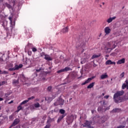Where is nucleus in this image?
<instances>
[{
    "mask_svg": "<svg viewBox=\"0 0 128 128\" xmlns=\"http://www.w3.org/2000/svg\"><path fill=\"white\" fill-rule=\"evenodd\" d=\"M36 50H38L36 49V48H32V51L34 52H36Z\"/></svg>",
    "mask_w": 128,
    "mask_h": 128,
    "instance_id": "nucleus-32",
    "label": "nucleus"
},
{
    "mask_svg": "<svg viewBox=\"0 0 128 128\" xmlns=\"http://www.w3.org/2000/svg\"><path fill=\"white\" fill-rule=\"evenodd\" d=\"M2 100H4V98H0V102H2Z\"/></svg>",
    "mask_w": 128,
    "mask_h": 128,
    "instance_id": "nucleus-48",
    "label": "nucleus"
},
{
    "mask_svg": "<svg viewBox=\"0 0 128 128\" xmlns=\"http://www.w3.org/2000/svg\"><path fill=\"white\" fill-rule=\"evenodd\" d=\"M106 34H108V33H106V34H105V36H106Z\"/></svg>",
    "mask_w": 128,
    "mask_h": 128,
    "instance_id": "nucleus-58",
    "label": "nucleus"
},
{
    "mask_svg": "<svg viewBox=\"0 0 128 128\" xmlns=\"http://www.w3.org/2000/svg\"><path fill=\"white\" fill-rule=\"evenodd\" d=\"M120 111V109L118 108H115L113 110V112H118Z\"/></svg>",
    "mask_w": 128,
    "mask_h": 128,
    "instance_id": "nucleus-31",
    "label": "nucleus"
},
{
    "mask_svg": "<svg viewBox=\"0 0 128 128\" xmlns=\"http://www.w3.org/2000/svg\"><path fill=\"white\" fill-rule=\"evenodd\" d=\"M126 88L127 90H128V85L126 84H124L122 86V90H124Z\"/></svg>",
    "mask_w": 128,
    "mask_h": 128,
    "instance_id": "nucleus-25",
    "label": "nucleus"
},
{
    "mask_svg": "<svg viewBox=\"0 0 128 128\" xmlns=\"http://www.w3.org/2000/svg\"><path fill=\"white\" fill-rule=\"evenodd\" d=\"M100 8H102V5H100Z\"/></svg>",
    "mask_w": 128,
    "mask_h": 128,
    "instance_id": "nucleus-63",
    "label": "nucleus"
},
{
    "mask_svg": "<svg viewBox=\"0 0 128 128\" xmlns=\"http://www.w3.org/2000/svg\"><path fill=\"white\" fill-rule=\"evenodd\" d=\"M0 74H2V70H0Z\"/></svg>",
    "mask_w": 128,
    "mask_h": 128,
    "instance_id": "nucleus-56",
    "label": "nucleus"
},
{
    "mask_svg": "<svg viewBox=\"0 0 128 128\" xmlns=\"http://www.w3.org/2000/svg\"><path fill=\"white\" fill-rule=\"evenodd\" d=\"M68 70H72V68L68 67H66L64 68L61 69L57 71L58 74H60V72H68Z\"/></svg>",
    "mask_w": 128,
    "mask_h": 128,
    "instance_id": "nucleus-5",
    "label": "nucleus"
},
{
    "mask_svg": "<svg viewBox=\"0 0 128 128\" xmlns=\"http://www.w3.org/2000/svg\"><path fill=\"white\" fill-rule=\"evenodd\" d=\"M8 20L10 21V24L11 26H12V16H9Z\"/></svg>",
    "mask_w": 128,
    "mask_h": 128,
    "instance_id": "nucleus-26",
    "label": "nucleus"
},
{
    "mask_svg": "<svg viewBox=\"0 0 128 128\" xmlns=\"http://www.w3.org/2000/svg\"><path fill=\"white\" fill-rule=\"evenodd\" d=\"M106 66L108 64H116V62H112V60H108L106 62Z\"/></svg>",
    "mask_w": 128,
    "mask_h": 128,
    "instance_id": "nucleus-13",
    "label": "nucleus"
},
{
    "mask_svg": "<svg viewBox=\"0 0 128 128\" xmlns=\"http://www.w3.org/2000/svg\"><path fill=\"white\" fill-rule=\"evenodd\" d=\"M10 66H14V64H10Z\"/></svg>",
    "mask_w": 128,
    "mask_h": 128,
    "instance_id": "nucleus-52",
    "label": "nucleus"
},
{
    "mask_svg": "<svg viewBox=\"0 0 128 128\" xmlns=\"http://www.w3.org/2000/svg\"><path fill=\"white\" fill-rule=\"evenodd\" d=\"M120 76L121 78H124V72H122L120 75Z\"/></svg>",
    "mask_w": 128,
    "mask_h": 128,
    "instance_id": "nucleus-33",
    "label": "nucleus"
},
{
    "mask_svg": "<svg viewBox=\"0 0 128 128\" xmlns=\"http://www.w3.org/2000/svg\"><path fill=\"white\" fill-rule=\"evenodd\" d=\"M34 96H31V97L29 98L28 100V102H29L30 100H34Z\"/></svg>",
    "mask_w": 128,
    "mask_h": 128,
    "instance_id": "nucleus-36",
    "label": "nucleus"
},
{
    "mask_svg": "<svg viewBox=\"0 0 128 128\" xmlns=\"http://www.w3.org/2000/svg\"><path fill=\"white\" fill-rule=\"evenodd\" d=\"M124 94V90L118 91L114 96V100L116 104L118 103V102L120 100V96H122Z\"/></svg>",
    "mask_w": 128,
    "mask_h": 128,
    "instance_id": "nucleus-1",
    "label": "nucleus"
},
{
    "mask_svg": "<svg viewBox=\"0 0 128 128\" xmlns=\"http://www.w3.org/2000/svg\"><path fill=\"white\" fill-rule=\"evenodd\" d=\"M42 68H40L38 69H36V72L34 73L33 76H34V77L38 76V72H40V71L42 70Z\"/></svg>",
    "mask_w": 128,
    "mask_h": 128,
    "instance_id": "nucleus-10",
    "label": "nucleus"
},
{
    "mask_svg": "<svg viewBox=\"0 0 128 128\" xmlns=\"http://www.w3.org/2000/svg\"><path fill=\"white\" fill-rule=\"evenodd\" d=\"M102 4L103 5L104 4V2Z\"/></svg>",
    "mask_w": 128,
    "mask_h": 128,
    "instance_id": "nucleus-61",
    "label": "nucleus"
},
{
    "mask_svg": "<svg viewBox=\"0 0 128 128\" xmlns=\"http://www.w3.org/2000/svg\"><path fill=\"white\" fill-rule=\"evenodd\" d=\"M96 117L93 118V120L94 122H96Z\"/></svg>",
    "mask_w": 128,
    "mask_h": 128,
    "instance_id": "nucleus-41",
    "label": "nucleus"
},
{
    "mask_svg": "<svg viewBox=\"0 0 128 128\" xmlns=\"http://www.w3.org/2000/svg\"><path fill=\"white\" fill-rule=\"evenodd\" d=\"M111 31L110 28V27H106L104 28V32H110Z\"/></svg>",
    "mask_w": 128,
    "mask_h": 128,
    "instance_id": "nucleus-20",
    "label": "nucleus"
},
{
    "mask_svg": "<svg viewBox=\"0 0 128 128\" xmlns=\"http://www.w3.org/2000/svg\"><path fill=\"white\" fill-rule=\"evenodd\" d=\"M108 120V116H103L101 118V120L102 122L104 123L106 120Z\"/></svg>",
    "mask_w": 128,
    "mask_h": 128,
    "instance_id": "nucleus-16",
    "label": "nucleus"
},
{
    "mask_svg": "<svg viewBox=\"0 0 128 128\" xmlns=\"http://www.w3.org/2000/svg\"><path fill=\"white\" fill-rule=\"evenodd\" d=\"M9 118H10V120H14V115H11V116H9Z\"/></svg>",
    "mask_w": 128,
    "mask_h": 128,
    "instance_id": "nucleus-37",
    "label": "nucleus"
},
{
    "mask_svg": "<svg viewBox=\"0 0 128 128\" xmlns=\"http://www.w3.org/2000/svg\"><path fill=\"white\" fill-rule=\"evenodd\" d=\"M34 106L36 108H38L40 106V103L36 102L34 104Z\"/></svg>",
    "mask_w": 128,
    "mask_h": 128,
    "instance_id": "nucleus-23",
    "label": "nucleus"
},
{
    "mask_svg": "<svg viewBox=\"0 0 128 128\" xmlns=\"http://www.w3.org/2000/svg\"><path fill=\"white\" fill-rule=\"evenodd\" d=\"M48 90H49V92H50L52 90V86H50L48 88Z\"/></svg>",
    "mask_w": 128,
    "mask_h": 128,
    "instance_id": "nucleus-38",
    "label": "nucleus"
},
{
    "mask_svg": "<svg viewBox=\"0 0 128 128\" xmlns=\"http://www.w3.org/2000/svg\"><path fill=\"white\" fill-rule=\"evenodd\" d=\"M44 128H50V125H46Z\"/></svg>",
    "mask_w": 128,
    "mask_h": 128,
    "instance_id": "nucleus-44",
    "label": "nucleus"
},
{
    "mask_svg": "<svg viewBox=\"0 0 128 128\" xmlns=\"http://www.w3.org/2000/svg\"><path fill=\"white\" fill-rule=\"evenodd\" d=\"M106 58H108V56H108V55H106Z\"/></svg>",
    "mask_w": 128,
    "mask_h": 128,
    "instance_id": "nucleus-53",
    "label": "nucleus"
},
{
    "mask_svg": "<svg viewBox=\"0 0 128 128\" xmlns=\"http://www.w3.org/2000/svg\"><path fill=\"white\" fill-rule=\"evenodd\" d=\"M116 16H114L112 18H108L106 20V22L108 24H110V22H112V20H116Z\"/></svg>",
    "mask_w": 128,
    "mask_h": 128,
    "instance_id": "nucleus-11",
    "label": "nucleus"
},
{
    "mask_svg": "<svg viewBox=\"0 0 128 128\" xmlns=\"http://www.w3.org/2000/svg\"><path fill=\"white\" fill-rule=\"evenodd\" d=\"M80 63L82 64H84V62L81 61Z\"/></svg>",
    "mask_w": 128,
    "mask_h": 128,
    "instance_id": "nucleus-49",
    "label": "nucleus"
},
{
    "mask_svg": "<svg viewBox=\"0 0 128 128\" xmlns=\"http://www.w3.org/2000/svg\"><path fill=\"white\" fill-rule=\"evenodd\" d=\"M14 102V100H11L10 102H8L9 104H12Z\"/></svg>",
    "mask_w": 128,
    "mask_h": 128,
    "instance_id": "nucleus-46",
    "label": "nucleus"
},
{
    "mask_svg": "<svg viewBox=\"0 0 128 128\" xmlns=\"http://www.w3.org/2000/svg\"><path fill=\"white\" fill-rule=\"evenodd\" d=\"M126 84L127 86H128V80H126Z\"/></svg>",
    "mask_w": 128,
    "mask_h": 128,
    "instance_id": "nucleus-47",
    "label": "nucleus"
},
{
    "mask_svg": "<svg viewBox=\"0 0 128 128\" xmlns=\"http://www.w3.org/2000/svg\"><path fill=\"white\" fill-rule=\"evenodd\" d=\"M90 58V56H87L86 57H84V59L86 60V58Z\"/></svg>",
    "mask_w": 128,
    "mask_h": 128,
    "instance_id": "nucleus-45",
    "label": "nucleus"
},
{
    "mask_svg": "<svg viewBox=\"0 0 128 128\" xmlns=\"http://www.w3.org/2000/svg\"><path fill=\"white\" fill-rule=\"evenodd\" d=\"M30 44H28V46H30Z\"/></svg>",
    "mask_w": 128,
    "mask_h": 128,
    "instance_id": "nucleus-60",
    "label": "nucleus"
},
{
    "mask_svg": "<svg viewBox=\"0 0 128 128\" xmlns=\"http://www.w3.org/2000/svg\"><path fill=\"white\" fill-rule=\"evenodd\" d=\"M54 106H62L64 105V100L62 98H59L54 103Z\"/></svg>",
    "mask_w": 128,
    "mask_h": 128,
    "instance_id": "nucleus-4",
    "label": "nucleus"
},
{
    "mask_svg": "<svg viewBox=\"0 0 128 128\" xmlns=\"http://www.w3.org/2000/svg\"><path fill=\"white\" fill-rule=\"evenodd\" d=\"M1 84H2V86H4V84H6V81H3L1 82Z\"/></svg>",
    "mask_w": 128,
    "mask_h": 128,
    "instance_id": "nucleus-42",
    "label": "nucleus"
},
{
    "mask_svg": "<svg viewBox=\"0 0 128 128\" xmlns=\"http://www.w3.org/2000/svg\"><path fill=\"white\" fill-rule=\"evenodd\" d=\"M75 118H76V116H74Z\"/></svg>",
    "mask_w": 128,
    "mask_h": 128,
    "instance_id": "nucleus-55",
    "label": "nucleus"
},
{
    "mask_svg": "<svg viewBox=\"0 0 128 128\" xmlns=\"http://www.w3.org/2000/svg\"><path fill=\"white\" fill-rule=\"evenodd\" d=\"M28 100H25L24 101H23L21 104V106L22 104H28Z\"/></svg>",
    "mask_w": 128,
    "mask_h": 128,
    "instance_id": "nucleus-28",
    "label": "nucleus"
},
{
    "mask_svg": "<svg viewBox=\"0 0 128 128\" xmlns=\"http://www.w3.org/2000/svg\"><path fill=\"white\" fill-rule=\"evenodd\" d=\"M84 52V50H82V52Z\"/></svg>",
    "mask_w": 128,
    "mask_h": 128,
    "instance_id": "nucleus-59",
    "label": "nucleus"
},
{
    "mask_svg": "<svg viewBox=\"0 0 128 128\" xmlns=\"http://www.w3.org/2000/svg\"><path fill=\"white\" fill-rule=\"evenodd\" d=\"M94 82H93L91 84H90L88 86L87 88H92L94 87Z\"/></svg>",
    "mask_w": 128,
    "mask_h": 128,
    "instance_id": "nucleus-18",
    "label": "nucleus"
},
{
    "mask_svg": "<svg viewBox=\"0 0 128 128\" xmlns=\"http://www.w3.org/2000/svg\"><path fill=\"white\" fill-rule=\"evenodd\" d=\"M103 104H104V105L106 104V101H104V100L103 101Z\"/></svg>",
    "mask_w": 128,
    "mask_h": 128,
    "instance_id": "nucleus-51",
    "label": "nucleus"
},
{
    "mask_svg": "<svg viewBox=\"0 0 128 128\" xmlns=\"http://www.w3.org/2000/svg\"><path fill=\"white\" fill-rule=\"evenodd\" d=\"M2 74H8V71H6V70H4V71H2Z\"/></svg>",
    "mask_w": 128,
    "mask_h": 128,
    "instance_id": "nucleus-29",
    "label": "nucleus"
},
{
    "mask_svg": "<svg viewBox=\"0 0 128 128\" xmlns=\"http://www.w3.org/2000/svg\"><path fill=\"white\" fill-rule=\"evenodd\" d=\"M18 112H19V110H22V105H20L18 107Z\"/></svg>",
    "mask_w": 128,
    "mask_h": 128,
    "instance_id": "nucleus-35",
    "label": "nucleus"
},
{
    "mask_svg": "<svg viewBox=\"0 0 128 128\" xmlns=\"http://www.w3.org/2000/svg\"><path fill=\"white\" fill-rule=\"evenodd\" d=\"M125 62H126V59H124V58H123L118 60L116 64H124Z\"/></svg>",
    "mask_w": 128,
    "mask_h": 128,
    "instance_id": "nucleus-12",
    "label": "nucleus"
},
{
    "mask_svg": "<svg viewBox=\"0 0 128 128\" xmlns=\"http://www.w3.org/2000/svg\"><path fill=\"white\" fill-rule=\"evenodd\" d=\"M46 100H48V102H52V100H54V97H48V98H44Z\"/></svg>",
    "mask_w": 128,
    "mask_h": 128,
    "instance_id": "nucleus-17",
    "label": "nucleus"
},
{
    "mask_svg": "<svg viewBox=\"0 0 128 128\" xmlns=\"http://www.w3.org/2000/svg\"><path fill=\"white\" fill-rule=\"evenodd\" d=\"M22 68V64H20V65H16L13 68H10L8 70L10 72H14V70H20V68Z\"/></svg>",
    "mask_w": 128,
    "mask_h": 128,
    "instance_id": "nucleus-3",
    "label": "nucleus"
},
{
    "mask_svg": "<svg viewBox=\"0 0 128 128\" xmlns=\"http://www.w3.org/2000/svg\"><path fill=\"white\" fill-rule=\"evenodd\" d=\"M22 78L24 80H22V82H26V78H24V75L22 76Z\"/></svg>",
    "mask_w": 128,
    "mask_h": 128,
    "instance_id": "nucleus-40",
    "label": "nucleus"
},
{
    "mask_svg": "<svg viewBox=\"0 0 128 128\" xmlns=\"http://www.w3.org/2000/svg\"><path fill=\"white\" fill-rule=\"evenodd\" d=\"M94 78V76H92L90 78H88L87 80H86L82 84V86H84V84H88Z\"/></svg>",
    "mask_w": 128,
    "mask_h": 128,
    "instance_id": "nucleus-6",
    "label": "nucleus"
},
{
    "mask_svg": "<svg viewBox=\"0 0 128 128\" xmlns=\"http://www.w3.org/2000/svg\"><path fill=\"white\" fill-rule=\"evenodd\" d=\"M102 96H104V93H102Z\"/></svg>",
    "mask_w": 128,
    "mask_h": 128,
    "instance_id": "nucleus-57",
    "label": "nucleus"
},
{
    "mask_svg": "<svg viewBox=\"0 0 128 128\" xmlns=\"http://www.w3.org/2000/svg\"><path fill=\"white\" fill-rule=\"evenodd\" d=\"M38 100V99H37V100Z\"/></svg>",
    "mask_w": 128,
    "mask_h": 128,
    "instance_id": "nucleus-64",
    "label": "nucleus"
},
{
    "mask_svg": "<svg viewBox=\"0 0 128 128\" xmlns=\"http://www.w3.org/2000/svg\"><path fill=\"white\" fill-rule=\"evenodd\" d=\"M62 30H63L62 31L63 32H68V27L67 26L65 28H64Z\"/></svg>",
    "mask_w": 128,
    "mask_h": 128,
    "instance_id": "nucleus-24",
    "label": "nucleus"
},
{
    "mask_svg": "<svg viewBox=\"0 0 128 128\" xmlns=\"http://www.w3.org/2000/svg\"><path fill=\"white\" fill-rule=\"evenodd\" d=\"M3 6H6V8H8L9 10L10 8H12V6L10 4H8V3L6 2L4 4H3Z\"/></svg>",
    "mask_w": 128,
    "mask_h": 128,
    "instance_id": "nucleus-15",
    "label": "nucleus"
},
{
    "mask_svg": "<svg viewBox=\"0 0 128 128\" xmlns=\"http://www.w3.org/2000/svg\"><path fill=\"white\" fill-rule=\"evenodd\" d=\"M6 34H7V36L8 38V36H10V34H12V33H10V32H8V33Z\"/></svg>",
    "mask_w": 128,
    "mask_h": 128,
    "instance_id": "nucleus-39",
    "label": "nucleus"
},
{
    "mask_svg": "<svg viewBox=\"0 0 128 128\" xmlns=\"http://www.w3.org/2000/svg\"><path fill=\"white\" fill-rule=\"evenodd\" d=\"M98 112H104V108H102V107L100 106L98 108Z\"/></svg>",
    "mask_w": 128,
    "mask_h": 128,
    "instance_id": "nucleus-30",
    "label": "nucleus"
},
{
    "mask_svg": "<svg viewBox=\"0 0 128 128\" xmlns=\"http://www.w3.org/2000/svg\"><path fill=\"white\" fill-rule=\"evenodd\" d=\"M96 2H100V0H96Z\"/></svg>",
    "mask_w": 128,
    "mask_h": 128,
    "instance_id": "nucleus-50",
    "label": "nucleus"
},
{
    "mask_svg": "<svg viewBox=\"0 0 128 128\" xmlns=\"http://www.w3.org/2000/svg\"><path fill=\"white\" fill-rule=\"evenodd\" d=\"M2 86V82H0V86Z\"/></svg>",
    "mask_w": 128,
    "mask_h": 128,
    "instance_id": "nucleus-54",
    "label": "nucleus"
},
{
    "mask_svg": "<svg viewBox=\"0 0 128 128\" xmlns=\"http://www.w3.org/2000/svg\"><path fill=\"white\" fill-rule=\"evenodd\" d=\"M13 84H18V80H13Z\"/></svg>",
    "mask_w": 128,
    "mask_h": 128,
    "instance_id": "nucleus-34",
    "label": "nucleus"
},
{
    "mask_svg": "<svg viewBox=\"0 0 128 128\" xmlns=\"http://www.w3.org/2000/svg\"><path fill=\"white\" fill-rule=\"evenodd\" d=\"M116 48V42H108L106 47L105 48V50H106L108 52H110L112 50Z\"/></svg>",
    "mask_w": 128,
    "mask_h": 128,
    "instance_id": "nucleus-2",
    "label": "nucleus"
},
{
    "mask_svg": "<svg viewBox=\"0 0 128 128\" xmlns=\"http://www.w3.org/2000/svg\"><path fill=\"white\" fill-rule=\"evenodd\" d=\"M104 98L108 99V98H110V96H104Z\"/></svg>",
    "mask_w": 128,
    "mask_h": 128,
    "instance_id": "nucleus-43",
    "label": "nucleus"
},
{
    "mask_svg": "<svg viewBox=\"0 0 128 128\" xmlns=\"http://www.w3.org/2000/svg\"><path fill=\"white\" fill-rule=\"evenodd\" d=\"M84 126L88 128H94V127H92L90 126V122L88 121H86L84 125Z\"/></svg>",
    "mask_w": 128,
    "mask_h": 128,
    "instance_id": "nucleus-8",
    "label": "nucleus"
},
{
    "mask_svg": "<svg viewBox=\"0 0 128 128\" xmlns=\"http://www.w3.org/2000/svg\"><path fill=\"white\" fill-rule=\"evenodd\" d=\"M26 62H30V64H36V62H34V60H26Z\"/></svg>",
    "mask_w": 128,
    "mask_h": 128,
    "instance_id": "nucleus-22",
    "label": "nucleus"
},
{
    "mask_svg": "<svg viewBox=\"0 0 128 128\" xmlns=\"http://www.w3.org/2000/svg\"><path fill=\"white\" fill-rule=\"evenodd\" d=\"M44 58L48 62H50V60H52V58L48 54H44Z\"/></svg>",
    "mask_w": 128,
    "mask_h": 128,
    "instance_id": "nucleus-7",
    "label": "nucleus"
},
{
    "mask_svg": "<svg viewBox=\"0 0 128 128\" xmlns=\"http://www.w3.org/2000/svg\"><path fill=\"white\" fill-rule=\"evenodd\" d=\"M66 114H62V116H60V117L58 118L57 122L58 124V122H60L64 118V116H66Z\"/></svg>",
    "mask_w": 128,
    "mask_h": 128,
    "instance_id": "nucleus-14",
    "label": "nucleus"
},
{
    "mask_svg": "<svg viewBox=\"0 0 128 128\" xmlns=\"http://www.w3.org/2000/svg\"><path fill=\"white\" fill-rule=\"evenodd\" d=\"M44 102V100H42V102Z\"/></svg>",
    "mask_w": 128,
    "mask_h": 128,
    "instance_id": "nucleus-62",
    "label": "nucleus"
},
{
    "mask_svg": "<svg viewBox=\"0 0 128 128\" xmlns=\"http://www.w3.org/2000/svg\"><path fill=\"white\" fill-rule=\"evenodd\" d=\"M100 54H98V55L94 54L92 57V60H94V58H100Z\"/></svg>",
    "mask_w": 128,
    "mask_h": 128,
    "instance_id": "nucleus-19",
    "label": "nucleus"
},
{
    "mask_svg": "<svg viewBox=\"0 0 128 128\" xmlns=\"http://www.w3.org/2000/svg\"><path fill=\"white\" fill-rule=\"evenodd\" d=\"M18 122H20V119L18 118L15 119L12 125L11 126H16V124H18Z\"/></svg>",
    "mask_w": 128,
    "mask_h": 128,
    "instance_id": "nucleus-9",
    "label": "nucleus"
},
{
    "mask_svg": "<svg viewBox=\"0 0 128 128\" xmlns=\"http://www.w3.org/2000/svg\"><path fill=\"white\" fill-rule=\"evenodd\" d=\"M60 114H64V113L66 112V111L64 110L60 109Z\"/></svg>",
    "mask_w": 128,
    "mask_h": 128,
    "instance_id": "nucleus-27",
    "label": "nucleus"
},
{
    "mask_svg": "<svg viewBox=\"0 0 128 128\" xmlns=\"http://www.w3.org/2000/svg\"><path fill=\"white\" fill-rule=\"evenodd\" d=\"M108 74H102L100 76V78L102 80H104V78H108Z\"/></svg>",
    "mask_w": 128,
    "mask_h": 128,
    "instance_id": "nucleus-21",
    "label": "nucleus"
}]
</instances>
